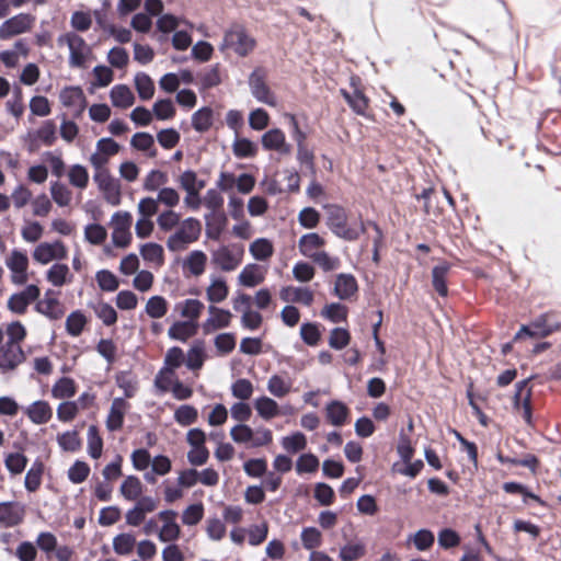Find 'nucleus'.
I'll list each match as a JSON object with an SVG mask.
<instances>
[{"mask_svg":"<svg viewBox=\"0 0 561 561\" xmlns=\"http://www.w3.org/2000/svg\"><path fill=\"white\" fill-rule=\"evenodd\" d=\"M7 342L0 345V370L2 373L14 370L25 360V354L21 342L25 339L26 330L21 322H12L7 325Z\"/></svg>","mask_w":561,"mask_h":561,"instance_id":"nucleus-1","label":"nucleus"},{"mask_svg":"<svg viewBox=\"0 0 561 561\" xmlns=\"http://www.w3.org/2000/svg\"><path fill=\"white\" fill-rule=\"evenodd\" d=\"M202 232L201 221L196 218L188 217L181 221L176 230L167 239V248L171 252H182L190 244L196 242Z\"/></svg>","mask_w":561,"mask_h":561,"instance_id":"nucleus-2","label":"nucleus"},{"mask_svg":"<svg viewBox=\"0 0 561 561\" xmlns=\"http://www.w3.org/2000/svg\"><path fill=\"white\" fill-rule=\"evenodd\" d=\"M57 43L59 46L68 47V62L71 68H84L92 57V49L89 44L75 32L61 34Z\"/></svg>","mask_w":561,"mask_h":561,"instance_id":"nucleus-3","label":"nucleus"},{"mask_svg":"<svg viewBox=\"0 0 561 561\" xmlns=\"http://www.w3.org/2000/svg\"><path fill=\"white\" fill-rule=\"evenodd\" d=\"M255 39L239 24H234L225 32L220 50L231 49L238 56H248L255 47Z\"/></svg>","mask_w":561,"mask_h":561,"instance_id":"nucleus-4","label":"nucleus"},{"mask_svg":"<svg viewBox=\"0 0 561 561\" xmlns=\"http://www.w3.org/2000/svg\"><path fill=\"white\" fill-rule=\"evenodd\" d=\"M346 213L339 206H330L328 208V225L332 232L347 241L358 239L360 233L365 231V225L362 222L358 228L346 226Z\"/></svg>","mask_w":561,"mask_h":561,"instance_id":"nucleus-5","label":"nucleus"},{"mask_svg":"<svg viewBox=\"0 0 561 561\" xmlns=\"http://www.w3.org/2000/svg\"><path fill=\"white\" fill-rule=\"evenodd\" d=\"M267 71L263 67H256L249 76L248 83L252 96L261 103L270 106H276L277 101L274 93L271 91L267 82Z\"/></svg>","mask_w":561,"mask_h":561,"instance_id":"nucleus-6","label":"nucleus"},{"mask_svg":"<svg viewBox=\"0 0 561 561\" xmlns=\"http://www.w3.org/2000/svg\"><path fill=\"white\" fill-rule=\"evenodd\" d=\"M35 16L30 13H19L7 19L0 25V39L7 41L30 32L35 24Z\"/></svg>","mask_w":561,"mask_h":561,"instance_id":"nucleus-7","label":"nucleus"},{"mask_svg":"<svg viewBox=\"0 0 561 561\" xmlns=\"http://www.w3.org/2000/svg\"><path fill=\"white\" fill-rule=\"evenodd\" d=\"M93 181L102 193L107 204L118 206L122 202V188L117 179L111 175L110 171L94 172Z\"/></svg>","mask_w":561,"mask_h":561,"instance_id":"nucleus-8","label":"nucleus"},{"mask_svg":"<svg viewBox=\"0 0 561 561\" xmlns=\"http://www.w3.org/2000/svg\"><path fill=\"white\" fill-rule=\"evenodd\" d=\"M131 215L128 211H116L113 214L111 225L113 227L112 240L116 247L125 248L129 244L131 234Z\"/></svg>","mask_w":561,"mask_h":561,"instance_id":"nucleus-9","label":"nucleus"},{"mask_svg":"<svg viewBox=\"0 0 561 561\" xmlns=\"http://www.w3.org/2000/svg\"><path fill=\"white\" fill-rule=\"evenodd\" d=\"M243 249H232L228 245H221L211 252L213 263L222 272L234 271L242 262Z\"/></svg>","mask_w":561,"mask_h":561,"instance_id":"nucleus-10","label":"nucleus"},{"mask_svg":"<svg viewBox=\"0 0 561 561\" xmlns=\"http://www.w3.org/2000/svg\"><path fill=\"white\" fill-rule=\"evenodd\" d=\"M14 284L22 285L27 280L28 257L24 251L14 249L5 259Z\"/></svg>","mask_w":561,"mask_h":561,"instance_id":"nucleus-11","label":"nucleus"},{"mask_svg":"<svg viewBox=\"0 0 561 561\" xmlns=\"http://www.w3.org/2000/svg\"><path fill=\"white\" fill-rule=\"evenodd\" d=\"M261 144L264 150L274 151L280 157L289 156L293 149L286 140L285 133L279 128H272L264 133L261 137Z\"/></svg>","mask_w":561,"mask_h":561,"instance_id":"nucleus-12","label":"nucleus"},{"mask_svg":"<svg viewBox=\"0 0 561 561\" xmlns=\"http://www.w3.org/2000/svg\"><path fill=\"white\" fill-rule=\"evenodd\" d=\"M556 327L548 323L546 316H541L529 324H524L514 335L513 341L518 342L525 337L542 339L554 332Z\"/></svg>","mask_w":561,"mask_h":561,"instance_id":"nucleus-13","label":"nucleus"},{"mask_svg":"<svg viewBox=\"0 0 561 561\" xmlns=\"http://www.w3.org/2000/svg\"><path fill=\"white\" fill-rule=\"evenodd\" d=\"M207 310L208 318L202 324V329L205 334L226 329L230 325L232 313L229 310L218 308L213 305H209Z\"/></svg>","mask_w":561,"mask_h":561,"instance_id":"nucleus-14","label":"nucleus"},{"mask_svg":"<svg viewBox=\"0 0 561 561\" xmlns=\"http://www.w3.org/2000/svg\"><path fill=\"white\" fill-rule=\"evenodd\" d=\"M176 512L172 510L161 511L158 518L162 522V527L158 531V538L162 542H171L179 539L181 528L176 523Z\"/></svg>","mask_w":561,"mask_h":561,"instance_id":"nucleus-15","label":"nucleus"},{"mask_svg":"<svg viewBox=\"0 0 561 561\" xmlns=\"http://www.w3.org/2000/svg\"><path fill=\"white\" fill-rule=\"evenodd\" d=\"M67 256V250L62 242L39 243L33 251V257L41 264H48L54 260H62Z\"/></svg>","mask_w":561,"mask_h":561,"instance_id":"nucleus-16","label":"nucleus"},{"mask_svg":"<svg viewBox=\"0 0 561 561\" xmlns=\"http://www.w3.org/2000/svg\"><path fill=\"white\" fill-rule=\"evenodd\" d=\"M60 102L64 106L73 111L75 116H80L85 108V95L79 87H67L59 94Z\"/></svg>","mask_w":561,"mask_h":561,"instance_id":"nucleus-17","label":"nucleus"},{"mask_svg":"<svg viewBox=\"0 0 561 561\" xmlns=\"http://www.w3.org/2000/svg\"><path fill=\"white\" fill-rule=\"evenodd\" d=\"M39 296V288L36 285H28L21 293L12 295L8 300V307L12 312L24 313L28 305Z\"/></svg>","mask_w":561,"mask_h":561,"instance_id":"nucleus-18","label":"nucleus"},{"mask_svg":"<svg viewBox=\"0 0 561 561\" xmlns=\"http://www.w3.org/2000/svg\"><path fill=\"white\" fill-rule=\"evenodd\" d=\"M206 299L209 305L216 306L225 301L229 295V287L225 277L216 274L209 276V284L205 289Z\"/></svg>","mask_w":561,"mask_h":561,"instance_id":"nucleus-19","label":"nucleus"},{"mask_svg":"<svg viewBox=\"0 0 561 561\" xmlns=\"http://www.w3.org/2000/svg\"><path fill=\"white\" fill-rule=\"evenodd\" d=\"M25 515L24 506L19 502L0 503V525L3 527H14L22 523Z\"/></svg>","mask_w":561,"mask_h":561,"instance_id":"nucleus-20","label":"nucleus"},{"mask_svg":"<svg viewBox=\"0 0 561 561\" xmlns=\"http://www.w3.org/2000/svg\"><path fill=\"white\" fill-rule=\"evenodd\" d=\"M325 240L316 232L302 234L298 240V249L302 256L312 260L323 250Z\"/></svg>","mask_w":561,"mask_h":561,"instance_id":"nucleus-21","label":"nucleus"},{"mask_svg":"<svg viewBox=\"0 0 561 561\" xmlns=\"http://www.w3.org/2000/svg\"><path fill=\"white\" fill-rule=\"evenodd\" d=\"M24 413L35 425L48 423L53 417V409L47 401L37 400L24 408Z\"/></svg>","mask_w":561,"mask_h":561,"instance_id":"nucleus-22","label":"nucleus"},{"mask_svg":"<svg viewBox=\"0 0 561 561\" xmlns=\"http://www.w3.org/2000/svg\"><path fill=\"white\" fill-rule=\"evenodd\" d=\"M128 408L129 404L123 398H115L112 401L106 419V427L108 431L115 432L122 428Z\"/></svg>","mask_w":561,"mask_h":561,"instance_id":"nucleus-23","label":"nucleus"},{"mask_svg":"<svg viewBox=\"0 0 561 561\" xmlns=\"http://www.w3.org/2000/svg\"><path fill=\"white\" fill-rule=\"evenodd\" d=\"M280 298L286 302H296L304 306H311L314 300L313 291L308 287L287 286L280 290Z\"/></svg>","mask_w":561,"mask_h":561,"instance_id":"nucleus-24","label":"nucleus"},{"mask_svg":"<svg viewBox=\"0 0 561 561\" xmlns=\"http://www.w3.org/2000/svg\"><path fill=\"white\" fill-rule=\"evenodd\" d=\"M207 261V255L203 251H191L183 260V271L191 276L198 277L205 273Z\"/></svg>","mask_w":561,"mask_h":561,"instance_id":"nucleus-25","label":"nucleus"},{"mask_svg":"<svg viewBox=\"0 0 561 561\" xmlns=\"http://www.w3.org/2000/svg\"><path fill=\"white\" fill-rule=\"evenodd\" d=\"M293 379L279 374L272 375L266 382V389L274 398H285L293 391Z\"/></svg>","mask_w":561,"mask_h":561,"instance_id":"nucleus-26","label":"nucleus"},{"mask_svg":"<svg viewBox=\"0 0 561 561\" xmlns=\"http://www.w3.org/2000/svg\"><path fill=\"white\" fill-rule=\"evenodd\" d=\"M358 78L353 77L351 79V84L354 87L353 93H350L346 90L342 89L341 94L355 113H357L358 115H365L368 105V100L358 89Z\"/></svg>","mask_w":561,"mask_h":561,"instance_id":"nucleus-27","label":"nucleus"},{"mask_svg":"<svg viewBox=\"0 0 561 561\" xmlns=\"http://www.w3.org/2000/svg\"><path fill=\"white\" fill-rule=\"evenodd\" d=\"M205 306L196 298H187L183 301L178 302L174 306V310L186 321L196 322L201 317Z\"/></svg>","mask_w":561,"mask_h":561,"instance_id":"nucleus-28","label":"nucleus"},{"mask_svg":"<svg viewBox=\"0 0 561 561\" xmlns=\"http://www.w3.org/2000/svg\"><path fill=\"white\" fill-rule=\"evenodd\" d=\"M110 100L115 107L128 108L134 105L136 98L128 85L116 84L110 91Z\"/></svg>","mask_w":561,"mask_h":561,"instance_id":"nucleus-29","label":"nucleus"},{"mask_svg":"<svg viewBox=\"0 0 561 561\" xmlns=\"http://www.w3.org/2000/svg\"><path fill=\"white\" fill-rule=\"evenodd\" d=\"M325 415L333 426H343L348 419L350 409L342 401L333 400L327 404Z\"/></svg>","mask_w":561,"mask_h":561,"instance_id":"nucleus-30","label":"nucleus"},{"mask_svg":"<svg viewBox=\"0 0 561 561\" xmlns=\"http://www.w3.org/2000/svg\"><path fill=\"white\" fill-rule=\"evenodd\" d=\"M358 289L357 282L352 274H339L334 284V294L340 299H348L356 294Z\"/></svg>","mask_w":561,"mask_h":561,"instance_id":"nucleus-31","label":"nucleus"},{"mask_svg":"<svg viewBox=\"0 0 561 561\" xmlns=\"http://www.w3.org/2000/svg\"><path fill=\"white\" fill-rule=\"evenodd\" d=\"M253 405L257 415L265 421H270L280 414L278 403L267 396L256 398Z\"/></svg>","mask_w":561,"mask_h":561,"instance_id":"nucleus-32","label":"nucleus"},{"mask_svg":"<svg viewBox=\"0 0 561 561\" xmlns=\"http://www.w3.org/2000/svg\"><path fill=\"white\" fill-rule=\"evenodd\" d=\"M197 332V323L193 321H176L168 330V335L172 340L186 342Z\"/></svg>","mask_w":561,"mask_h":561,"instance_id":"nucleus-33","label":"nucleus"},{"mask_svg":"<svg viewBox=\"0 0 561 561\" xmlns=\"http://www.w3.org/2000/svg\"><path fill=\"white\" fill-rule=\"evenodd\" d=\"M36 310L53 320H57L62 316L60 304L51 296L50 290L45 294L43 299L38 300Z\"/></svg>","mask_w":561,"mask_h":561,"instance_id":"nucleus-34","label":"nucleus"},{"mask_svg":"<svg viewBox=\"0 0 561 561\" xmlns=\"http://www.w3.org/2000/svg\"><path fill=\"white\" fill-rule=\"evenodd\" d=\"M249 252L256 261H267L274 254V245L267 238H257L250 243Z\"/></svg>","mask_w":561,"mask_h":561,"instance_id":"nucleus-35","label":"nucleus"},{"mask_svg":"<svg viewBox=\"0 0 561 561\" xmlns=\"http://www.w3.org/2000/svg\"><path fill=\"white\" fill-rule=\"evenodd\" d=\"M239 284L245 287H255L264 280V273L256 264L245 265L238 276Z\"/></svg>","mask_w":561,"mask_h":561,"instance_id":"nucleus-36","label":"nucleus"},{"mask_svg":"<svg viewBox=\"0 0 561 561\" xmlns=\"http://www.w3.org/2000/svg\"><path fill=\"white\" fill-rule=\"evenodd\" d=\"M206 359L205 344L197 340L193 343L186 354V366L191 370H198L203 367Z\"/></svg>","mask_w":561,"mask_h":561,"instance_id":"nucleus-37","label":"nucleus"},{"mask_svg":"<svg viewBox=\"0 0 561 561\" xmlns=\"http://www.w3.org/2000/svg\"><path fill=\"white\" fill-rule=\"evenodd\" d=\"M141 257L156 266H162L164 263V250L163 247L156 242H148L139 249Z\"/></svg>","mask_w":561,"mask_h":561,"instance_id":"nucleus-38","label":"nucleus"},{"mask_svg":"<svg viewBox=\"0 0 561 561\" xmlns=\"http://www.w3.org/2000/svg\"><path fill=\"white\" fill-rule=\"evenodd\" d=\"M184 358V353L180 347H171L165 354L164 368L160 371V375L163 377H173L174 369L179 368L183 364Z\"/></svg>","mask_w":561,"mask_h":561,"instance_id":"nucleus-39","label":"nucleus"},{"mask_svg":"<svg viewBox=\"0 0 561 561\" xmlns=\"http://www.w3.org/2000/svg\"><path fill=\"white\" fill-rule=\"evenodd\" d=\"M232 152L239 159L253 158L257 153V146L252 140L236 135L232 142Z\"/></svg>","mask_w":561,"mask_h":561,"instance_id":"nucleus-40","label":"nucleus"},{"mask_svg":"<svg viewBox=\"0 0 561 561\" xmlns=\"http://www.w3.org/2000/svg\"><path fill=\"white\" fill-rule=\"evenodd\" d=\"M169 182V176L165 172L153 169L148 172L144 179L142 188L146 192H157L161 187H165Z\"/></svg>","mask_w":561,"mask_h":561,"instance_id":"nucleus-41","label":"nucleus"},{"mask_svg":"<svg viewBox=\"0 0 561 561\" xmlns=\"http://www.w3.org/2000/svg\"><path fill=\"white\" fill-rule=\"evenodd\" d=\"M46 277L54 286L61 287L70 282L71 274L68 265L56 263L47 271Z\"/></svg>","mask_w":561,"mask_h":561,"instance_id":"nucleus-42","label":"nucleus"},{"mask_svg":"<svg viewBox=\"0 0 561 561\" xmlns=\"http://www.w3.org/2000/svg\"><path fill=\"white\" fill-rule=\"evenodd\" d=\"M450 270V265L446 262H443L433 267L432 271V284L435 290L440 296H447L448 289L446 285V277Z\"/></svg>","mask_w":561,"mask_h":561,"instance_id":"nucleus-43","label":"nucleus"},{"mask_svg":"<svg viewBox=\"0 0 561 561\" xmlns=\"http://www.w3.org/2000/svg\"><path fill=\"white\" fill-rule=\"evenodd\" d=\"M49 191L53 201L59 207H67L71 204L72 192L66 184L59 181L51 182Z\"/></svg>","mask_w":561,"mask_h":561,"instance_id":"nucleus-44","label":"nucleus"},{"mask_svg":"<svg viewBox=\"0 0 561 561\" xmlns=\"http://www.w3.org/2000/svg\"><path fill=\"white\" fill-rule=\"evenodd\" d=\"M77 392L76 383L71 378L62 377L51 388V396L55 399H70Z\"/></svg>","mask_w":561,"mask_h":561,"instance_id":"nucleus-45","label":"nucleus"},{"mask_svg":"<svg viewBox=\"0 0 561 561\" xmlns=\"http://www.w3.org/2000/svg\"><path fill=\"white\" fill-rule=\"evenodd\" d=\"M136 546V537L130 533H122L113 538V550L119 556H128Z\"/></svg>","mask_w":561,"mask_h":561,"instance_id":"nucleus-46","label":"nucleus"},{"mask_svg":"<svg viewBox=\"0 0 561 561\" xmlns=\"http://www.w3.org/2000/svg\"><path fill=\"white\" fill-rule=\"evenodd\" d=\"M135 88L141 100H150L154 94V84L152 79L145 72H138L134 78Z\"/></svg>","mask_w":561,"mask_h":561,"instance_id":"nucleus-47","label":"nucleus"},{"mask_svg":"<svg viewBox=\"0 0 561 561\" xmlns=\"http://www.w3.org/2000/svg\"><path fill=\"white\" fill-rule=\"evenodd\" d=\"M121 494L128 501L137 500L142 493V483L135 476H128L119 488Z\"/></svg>","mask_w":561,"mask_h":561,"instance_id":"nucleus-48","label":"nucleus"},{"mask_svg":"<svg viewBox=\"0 0 561 561\" xmlns=\"http://www.w3.org/2000/svg\"><path fill=\"white\" fill-rule=\"evenodd\" d=\"M193 128L198 133L208 130L213 125V110L210 107H202L192 116Z\"/></svg>","mask_w":561,"mask_h":561,"instance_id":"nucleus-49","label":"nucleus"},{"mask_svg":"<svg viewBox=\"0 0 561 561\" xmlns=\"http://www.w3.org/2000/svg\"><path fill=\"white\" fill-rule=\"evenodd\" d=\"M230 390L233 398L244 402L253 396L254 386L249 379L239 378L231 383Z\"/></svg>","mask_w":561,"mask_h":561,"instance_id":"nucleus-50","label":"nucleus"},{"mask_svg":"<svg viewBox=\"0 0 561 561\" xmlns=\"http://www.w3.org/2000/svg\"><path fill=\"white\" fill-rule=\"evenodd\" d=\"M69 183L79 188L85 190L89 184V173L85 167L81 164H73L68 170Z\"/></svg>","mask_w":561,"mask_h":561,"instance_id":"nucleus-51","label":"nucleus"},{"mask_svg":"<svg viewBox=\"0 0 561 561\" xmlns=\"http://www.w3.org/2000/svg\"><path fill=\"white\" fill-rule=\"evenodd\" d=\"M366 552L365 543L360 540L347 542L340 550L342 561H355L360 559Z\"/></svg>","mask_w":561,"mask_h":561,"instance_id":"nucleus-52","label":"nucleus"},{"mask_svg":"<svg viewBox=\"0 0 561 561\" xmlns=\"http://www.w3.org/2000/svg\"><path fill=\"white\" fill-rule=\"evenodd\" d=\"M178 182L185 192L202 191L205 187V181L198 179L196 172L192 170L182 172Z\"/></svg>","mask_w":561,"mask_h":561,"instance_id":"nucleus-53","label":"nucleus"},{"mask_svg":"<svg viewBox=\"0 0 561 561\" xmlns=\"http://www.w3.org/2000/svg\"><path fill=\"white\" fill-rule=\"evenodd\" d=\"M145 310L150 318L160 319L168 312V302L162 296H152L148 299Z\"/></svg>","mask_w":561,"mask_h":561,"instance_id":"nucleus-54","label":"nucleus"},{"mask_svg":"<svg viewBox=\"0 0 561 561\" xmlns=\"http://www.w3.org/2000/svg\"><path fill=\"white\" fill-rule=\"evenodd\" d=\"M44 471V466L42 462H34L32 467L27 470L24 485L25 489L30 492H35L41 483H42V476Z\"/></svg>","mask_w":561,"mask_h":561,"instance_id":"nucleus-55","label":"nucleus"},{"mask_svg":"<svg viewBox=\"0 0 561 561\" xmlns=\"http://www.w3.org/2000/svg\"><path fill=\"white\" fill-rule=\"evenodd\" d=\"M181 221L180 214L175 213L173 209L163 210L157 217L158 227L163 232H169L176 228Z\"/></svg>","mask_w":561,"mask_h":561,"instance_id":"nucleus-56","label":"nucleus"},{"mask_svg":"<svg viewBox=\"0 0 561 561\" xmlns=\"http://www.w3.org/2000/svg\"><path fill=\"white\" fill-rule=\"evenodd\" d=\"M198 412L193 405H180L174 412V420L181 426H188L197 421Z\"/></svg>","mask_w":561,"mask_h":561,"instance_id":"nucleus-57","label":"nucleus"},{"mask_svg":"<svg viewBox=\"0 0 561 561\" xmlns=\"http://www.w3.org/2000/svg\"><path fill=\"white\" fill-rule=\"evenodd\" d=\"M94 313L96 317L105 324L112 325L117 320V313L115 309L107 302L98 301L92 305Z\"/></svg>","mask_w":561,"mask_h":561,"instance_id":"nucleus-58","label":"nucleus"},{"mask_svg":"<svg viewBox=\"0 0 561 561\" xmlns=\"http://www.w3.org/2000/svg\"><path fill=\"white\" fill-rule=\"evenodd\" d=\"M311 261L325 273L335 271L341 266V260L324 250L319 252Z\"/></svg>","mask_w":561,"mask_h":561,"instance_id":"nucleus-59","label":"nucleus"},{"mask_svg":"<svg viewBox=\"0 0 561 561\" xmlns=\"http://www.w3.org/2000/svg\"><path fill=\"white\" fill-rule=\"evenodd\" d=\"M85 324V316L81 311H73L67 317L66 330L71 336H79Z\"/></svg>","mask_w":561,"mask_h":561,"instance_id":"nucleus-60","label":"nucleus"},{"mask_svg":"<svg viewBox=\"0 0 561 561\" xmlns=\"http://www.w3.org/2000/svg\"><path fill=\"white\" fill-rule=\"evenodd\" d=\"M282 446L286 451L296 454L306 448L307 438L302 433L296 432L289 436L283 437Z\"/></svg>","mask_w":561,"mask_h":561,"instance_id":"nucleus-61","label":"nucleus"},{"mask_svg":"<svg viewBox=\"0 0 561 561\" xmlns=\"http://www.w3.org/2000/svg\"><path fill=\"white\" fill-rule=\"evenodd\" d=\"M152 113L158 119L168 121L175 115V106L170 99L158 100L153 104Z\"/></svg>","mask_w":561,"mask_h":561,"instance_id":"nucleus-62","label":"nucleus"},{"mask_svg":"<svg viewBox=\"0 0 561 561\" xmlns=\"http://www.w3.org/2000/svg\"><path fill=\"white\" fill-rule=\"evenodd\" d=\"M302 546L307 550H313L321 546L322 535L319 529L314 527L304 528L300 535Z\"/></svg>","mask_w":561,"mask_h":561,"instance_id":"nucleus-63","label":"nucleus"},{"mask_svg":"<svg viewBox=\"0 0 561 561\" xmlns=\"http://www.w3.org/2000/svg\"><path fill=\"white\" fill-rule=\"evenodd\" d=\"M156 199L158 201V205L162 204L169 209H172L179 205L180 194L175 188L165 186L158 191Z\"/></svg>","mask_w":561,"mask_h":561,"instance_id":"nucleus-64","label":"nucleus"}]
</instances>
